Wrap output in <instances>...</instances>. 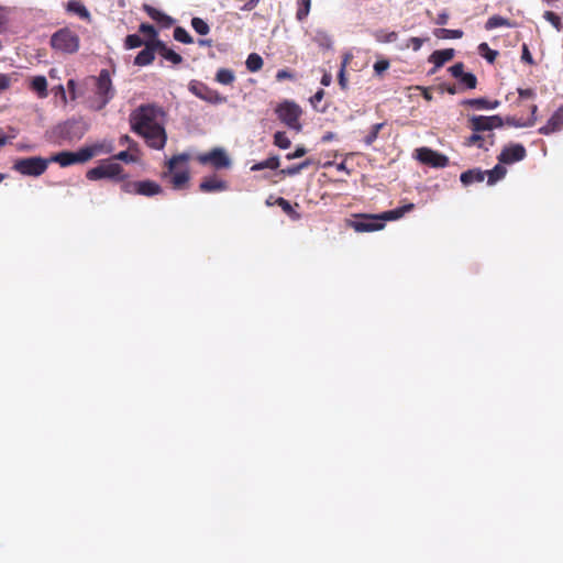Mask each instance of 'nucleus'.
<instances>
[{"label": "nucleus", "instance_id": "obj_33", "mask_svg": "<svg viewBox=\"0 0 563 563\" xmlns=\"http://www.w3.org/2000/svg\"><path fill=\"white\" fill-rule=\"evenodd\" d=\"M216 80L222 85H231L235 80V75L231 69L220 68L216 74Z\"/></svg>", "mask_w": 563, "mask_h": 563}, {"label": "nucleus", "instance_id": "obj_50", "mask_svg": "<svg viewBox=\"0 0 563 563\" xmlns=\"http://www.w3.org/2000/svg\"><path fill=\"white\" fill-rule=\"evenodd\" d=\"M389 68V62L387 59L377 60L374 64V70L377 75H380Z\"/></svg>", "mask_w": 563, "mask_h": 563}, {"label": "nucleus", "instance_id": "obj_7", "mask_svg": "<svg viewBox=\"0 0 563 563\" xmlns=\"http://www.w3.org/2000/svg\"><path fill=\"white\" fill-rule=\"evenodd\" d=\"M51 45L56 51L73 54L79 49V37L69 29H60L52 35Z\"/></svg>", "mask_w": 563, "mask_h": 563}, {"label": "nucleus", "instance_id": "obj_23", "mask_svg": "<svg viewBox=\"0 0 563 563\" xmlns=\"http://www.w3.org/2000/svg\"><path fill=\"white\" fill-rule=\"evenodd\" d=\"M415 209L413 203H406L401 207L395 208L393 210H388L379 213L382 221L385 223L386 221H394L402 218L406 213L412 211Z\"/></svg>", "mask_w": 563, "mask_h": 563}, {"label": "nucleus", "instance_id": "obj_8", "mask_svg": "<svg viewBox=\"0 0 563 563\" xmlns=\"http://www.w3.org/2000/svg\"><path fill=\"white\" fill-rule=\"evenodd\" d=\"M91 80L95 82V93L100 101L98 109H102L110 102L115 93L110 78V73L108 69H101L97 77H91Z\"/></svg>", "mask_w": 563, "mask_h": 563}, {"label": "nucleus", "instance_id": "obj_16", "mask_svg": "<svg viewBox=\"0 0 563 563\" xmlns=\"http://www.w3.org/2000/svg\"><path fill=\"white\" fill-rule=\"evenodd\" d=\"M189 90L198 98L208 101L210 103H220L224 100L218 91L209 88L207 85L200 81H191Z\"/></svg>", "mask_w": 563, "mask_h": 563}, {"label": "nucleus", "instance_id": "obj_51", "mask_svg": "<svg viewBox=\"0 0 563 563\" xmlns=\"http://www.w3.org/2000/svg\"><path fill=\"white\" fill-rule=\"evenodd\" d=\"M424 40L420 37H410L408 40L407 47H411L415 52L419 51L423 44Z\"/></svg>", "mask_w": 563, "mask_h": 563}, {"label": "nucleus", "instance_id": "obj_36", "mask_svg": "<svg viewBox=\"0 0 563 563\" xmlns=\"http://www.w3.org/2000/svg\"><path fill=\"white\" fill-rule=\"evenodd\" d=\"M245 64L250 71H258L263 67V58L258 54L252 53L247 56Z\"/></svg>", "mask_w": 563, "mask_h": 563}, {"label": "nucleus", "instance_id": "obj_15", "mask_svg": "<svg viewBox=\"0 0 563 563\" xmlns=\"http://www.w3.org/2000/svg\"><path fill=\"white\" fill-rule=\"evenodd\" d=\"M198 161L203 165L210 164L217 169L227 168L231 164L230 158L221 148H213L209 153L200 155Z\"/></svg>", "mask_w": 563, "mask_h": 563}, {"label": "nucleus", "instance_id": "obj_20", "mask_svg": "<svg viewBox=\"0 0 563 563\" xmlns=\"http://www.w3.org/2000/svg\"><path fill=\"white\" fill-rule=\"evenodd\" d=\"M481 132H474L472 135H470L464 144L466 146H474L476 145L478 148H482L484 151H488L490 146L495 143V134L490 133L487 135V137L479 134Z\"/></svg>", "mask_w": 563, "mask_h": 563}, {"label": "nucleus", "instance_id": "obj_48", "mask_svg": "<svg viewBox=\"0 0 563 563\" xmlns=\"http://www.w3.org/2000/svg\"><path fill=\"white\" fill-rule=\"evenodd\" d=\"M113 159H118V161H122L124 163H133L135 162V157L130 154L128 151H122L118 154H115L113 157Z\"/></svg>", "mask_w": 563, "mask_h": 563}, {"label": "nucleus", "instance_id": "obj_34", "mask_svg": "<svg viewBox=\"0 0 563 563\" xmlns=\"http://www.w3.org/2000/svg\"><path fill=\"white\" fill-rule=\"evenodd\" d=\"M31 88L38 93L40 97L47 95V80L44 76L34 77L31 82Z\"/></svg>", "mask_w": 563, "mask_h": 563}, {"label": "nucleus", "instance_id": "obj_32", "mask_svg": "<svg viewBox=\"0 0 563 563\" xmlns=\"http://www.w3.org/2000/svg\"><path fill=\"white\" fill-rule=\"evenodd\" d=\"M500 26H507V27H511L512 24L510 23V21L506 18H503L500 15H493L490 16L486 23H485V29L486 30H493V29H496V27H500Z\"/></svg>", "mask_w": 563, "mask_h": 563}, {"label": "nucleus", "instance_id": "obj_64", "mask_svg": "<svg viewBox=\"0 0 563 563\" xmlns=\"http://www.w3.org/2000/svg\"><path fill=\"white\" fill-rule=\"evenodd\" d=\"M256 5H257V4H255V3L253 2V0H249V1H247V2H246V3L241 8V10H242V11H251V10H253L254 8H256Z\"/></svg>", "mask_w": 563, "mask_h": 563}, {"label": "nucleus", "instance_id": "obj_39", "mask_svg": "<svg viewBox=\"0 0 563 563\" xmlns=\"http://www.w3.org/2000/svg\"><path fill=\"white\" fill-rule=\"evenodd\" d=\"M174 38L184 44H192V36L181 26H176L174 30Z\"/></svg>", "mask_w": 563, "mask_h": 563}, {"label": "nucleus", "instance_id": "obj_21", "mask_svg": "<svg viewBox=\"0 0 563 563\" xmlns=\"http://www.w3.org/2000/svg\"><path fill=\"white\" fill-rule=\"evenodd\" d=\"M202 192H218L228 189L227 181L219 179L217 176L206 177L199 185Z\"/></svg>", "mask_w": 563, "mask_h": 563}, {"label": "nucleus", "instance_id": "obj_47", "mask_svg": "<svg viewBox=\"0 0 563 563\" xmlns=\"http://www.w3.org/2000/svg\"><path fill=\"white\" fill-rule=\"evenodd\" d=\"M314 41L319 44V46L323 48H330L332 45L330 36H328L325 33H318L314 37Z\"/></svg>", "mask_w": 563, "mask_h": 563}, {"label": "nucleus", "instance_id": "obj_12", "mask_svg": "<svg viewBox=\"0 0 563 563\" xmlns=\"http://www.w3.org/2000/svg\"><path fill=\"white\" fill-rule=\"evenodd\" d=\"M416 157L419 162L431 167H445L449 164V158L429 147H420L416 151Z\"/></svg>", "mask_w": 563, "mask_h": 563}, {"label": "nucleus", "instance_id": "obj_4", "mask_svg": "<svg viewBox=\"0 0 563 563\" xmlns=\"http://www.w3.org/2000/svg\"><path fill=\"white\" fill-rule=\"evenodd\" d=\"M124 169L119 163L111 162L110 159L102 161L98 166L89 169L86 177L89 180L112 179L115 181H126L128 175L123 173Z\"/></svg>", "mask_w": 563, "mask_h": 563}, {"label": "nucleus", "instance_id": "obj_19", "mask_svg": "<svg viewBox=\"0 0 563 563\" xmlns=\"http://www.w3.org/2000/svg\"><path fill=\"white\" fill-rule=\"evenodd\" d=\"M143 11L152 19L154 20L155 22H157L162 27H170L174 23H175V20L167 15L166 13L159 11L158 9L147 4V3H144L143 4Z\"/></svg>", "mask_w": 563, "mask_h": 563}, {"label": "nucleus", "instance_id": "obj_59", "mask_svg": "<svg viewBox=\"0 0 563 563\" xmlns=\"http://www.w3.org/2000/svg\"><path fill=\"white\" fill-rule=\"evenodd\" d=\"M294 76L287 69H279L276 74V79L282 81L284 79H291Z\"/></svg>", "mask_w": 563, "mask_h": 563}, {"label": "nucleus", "instance_id": "obj_29", "mask_svg": "<svg viewBox=\"0 0 563 563\" xmlns=\"http://www.w3.org/2000/svg\"><path fill=\"white\" fill-rule=\"evenodd\" d=\"M275 203L282 208V210L291 219V220H299L300 219V213L297 212L294 207L290 205V202L283 198V197H278L275 201Z\"/></svg>", "mask_w": 563, "mask_h": 563}, {"label": "nucleus", "instance_id": "obj_53", "mask_svg": "<svg viewBox=\"0 0 563 563\" xmlns=\"http://www.w3.org/2000/svg\"><path fill=\"white\" fill-rule=\"evenodd\" d=\"M306 153H307L306 147H303V146H298V147L296 148V151H295V152H292V153H288V154L286 155V158H287L288 161H291V159H295V158L302 157Z\"/></svg>", "mask_w": 563, "mask_h": 563}, {"label": "nucleus", "instance_id": "obj_52", "mask_svg": "<svg viewBox=\"0 0 563 563\" xmlns=\"http://www.w3.org/2000/svg\"><path fill=\"white\" fill-rule=\"evenodd\" d=\"M521 59H522V62H525V63H527L529 65H533L534 64L533 57H532V55H531L527 44L522 45Z\"/></svg>", "mask_w": 563, "mask_h": 563}, {"label": "nucleus", "instance_id": "obj_5", "mask_svg": "<svg viewBox=\"0 0 563 563\" xmlns=\"http://www.w3.org/2000/svg\"><path fill=\"white\" fill-rule=\"evenodd\" d=\"M48 164V158L32 156L15 159L12 169L23 176L38 177L46 172Z\"/></svg>", "mask_w": 563, "mask_h": 563}, {"label": "nucleus", "instance_id": "obj_44", "mask_svg": "<svg viewBox=\"0 0 563 563\" xmlns=\"http://www.w3.org/2000/svg\"><path fill=\"white\" fill-rule=\"evenodd\" d=\"M460 82L463 84L467 89H475L477 86V78L472 73H465L459 78Z\"/></svg>", "mask_w": 563, "mask_h": 563}, {"label": "nucleus", "instance_id": "obj_49", "mask_svg": "<svg viewBox=\"0 0 563 563\" xmlns=\"http://www.w3.org/2000/svg\"><path fill=\"white\" fill-rule=\"evenodd\" d=\"M449 71L454 78L459 79L464 74V64L456 63L449 68Z\"/></svg>", "mask_w": 563, "mask_h": 563}, {"label": "nucleus", "instance_id": "obj_17", "mask_svg": "<svg viewBox=\"0 0 563 563\" xmlns=\"http://www.w3.org/2000/svg\"><path fill=\"white\" fill-rule=\"evenodd\" d=\"M156 40H148L144 43V48L134 58V64L137 66H146L153 63L155 58Z\"/></svg>", "mask_w": 563, "mask_h": 563}, {"label": "nucleus", "instance_id": "obj_6", "mask_svg": "<svg viewBox=\"0 0 563 563\" xmlns=\"http://www.w3.org/2000/svg\"><path fill=\"white\" fill-rule=\"evenodd\" d=\"M275 112L278 119L289 129H292L297 132L301 131V123L299 119L302 114L301 108L294 101H283L277 106Z\"/></svg>", "mask_w": 563, "mask_h": 563}, {"label": "nucleus", "instance_id": "obj_62", "mask_svg": "<svg viewBox=\"0 0 563 563\" xmlns=\"http://www.w3.org/2000/svg\"><path fill=\"white\" fill-rule=\"evenodd\" d=\"M448 20H449V14L446 12H441V13L438 14L435 23L438 25H444V24L448 23Z\"/></svg>", "mask_w": 563, "mask_h": 563}, {"label": "nucleus", "instance_id": "obj_45", "mask_svg": "<svg viewBox=\"0 0 563 563\" xmlns=\"http://www.w3.org/2000/svg\"><path fill=\"white\" fill-rule=\"evenodd\" d=\"M543 18L548 22H550L555 27L556 31L560 32L563 29V23L561 21V18L556 13H554L552 11H545L543 14Z\"/></svg>", "mask_w": 563, "mask_h": 563}, {"label": "nucleus", "instance_id": "obj_56", "mask_svg": "<svg viewBox=\"0 0 563 563\" xmlns=\"http://www.w3.org/2000/svg\"><path fill=\"white\" fill-rule=\"evenodd\" d=\"M518 95L521 99H530L536 96L534 91L530 88H527V89L519 88Z\"/></svg>", "mask_w": 563, "mask_h": 563}, {"label": "nucleus", "instance_id": "obj_26", "mask_svg": "<svg viewBox=\"0 0 563 563\" xmlns=\"http://www.w3.org/2000/svg\"><path fill=\"white\" fill-rule=\"evenodd\" d=\"M485 172L474 168L463 172L460 176V180L464 186H470L474 183H482L485 179Z\"/></svg>", "mask_w": 563, "mask_h": 563}, {"label": "nucleus", "instance_id": "obj_14", "mask_svg": "<svg viewBox=\"0 0 563 563\" xmlns=\"http://www.w3.org/2000/svg\"><path fill=\"white\" fill-rule=\"evenodd\" d=\"M527 151L522 144L512 143L505 146L498 155V161L501 164H514L525 159Z\"/></svg>", "mask_w": 563, "mask_h": 563}, {"label": "nucleus", "instance_id": "obj_31", "mask_svg": "<svg viewBox=\"0 0 563 563\" xmlns=\"http://www.w3.org/2000/svg\"><path fill=\"white\" fill-rule=\"evenodd\" d=\"M486 176H488L487 184L494 185L498 180L503 179L507 173L506 168L500 164L496 165L492 170L485 172Z\"/></svg>", "mask_w": 563, "mask_h": 563}, {"label": "nucleus", "instance_id": "obj_57", "mask_svg": "<svg viewBox=\"0 0 563 563\" xmlns=\"http://www.w3.org/2000/svg\"><path fill=\"white\" fill-rule=\"evenodd\" d=\"M280 173L284 175H288V176H295L300 173V168H299V165L297 164V165L289 166L285 169H282Z\"/></svg>", "mask_w": 563, "mask_h": 563}, {"label": "nucleus", "instance_id": "obj_24", "mask_svg": "<svg viewBox=\"0 0 563 563\" xmlns=\"http://www.w3.org/2000/svg\"><path fill=\"white\" fill-rule=\"evenodd\" d=\"M155 45L157 53L166 60L173 63L174 65L183 63V57L172 48L167 47V45L162 40H156Z\"/></svg>", "mask_w": 563, "mask_h": 563}, {"label": "nucleus", "instance_id": "obj_40", "mask_svg": "<svg viewBox=\"0 0 563 563\" xmlns=\"http://www.w3.org/2000/svg\"><path fill=\"white\" fill-rule=\"evenodd\" d=\"M310 7L311 0H300L298 2V9L296 13V18L298 21H303L308 16L310 12Z\"/></svg>", "mask_w": 563, "mask_h": 563}, {"label": "nucleus", "instance_id": "obj_9", "mask_svg": "<svg viewBox=\"0 0 563 563\" xmlns=\"http://www.w3.org/2000/svg\"><path fill=\"white\" fill-rule=\"evenodd\" d=\"M125 194L153 197L163 192V188L154 180H126L121 185Z\"/></svg>", "mask_w": 563, "mask_h": 563}, {"label": "nucleus", "instance_id": "obj_11", "mask_svg": "<svg viewBox=\"0 0 563 563\" xmlns=\"http://www.w3.org/2000/svg\"><path fill=\"white\" fill-rule=\"evenodd\" d=\"M355 220L349 222V225L356 232H374L385 228L380 214L360 213L354 214Z\"/></svg>", "mask_w": 563, "mask_h": 563}, {"label": "nucleus", "instance_id": "obj_46", "mask_svg": "<svg viewBox=\"0 0 563 563\" xmlns=\"http://www.w3.org/2000/svg\"><path fill=\"white\" fill-rule=\"evenodd\" d=\"M139 31L142 34L147 35L150 37V40H158L157 38L158 33H157L156 29L148 23H142L139 26Z\"/></svg>", "mask_w": 563, "mask_h": 563}, {"label": "nucleus", "instance_id": "obj_3", "mask_svg": "<svg viewBox=\"0 0 563 563\" xmlns=\"http://www.w3.org/2000/svg\"><path fill=\"white\" fill-rule=\"evenodd\" d=\"M189 155L186 153L174 155L172 158H169L166 163L167 170L163 173V177L167 178L169 177V181L172 184L173 189L175 190H181L186 188L190 175L188 168H185L183 170L177 172V166L179 164H187L189 161Z\"/></svg>", "mask_w": 563, "mask_h": 563}, {"label": "nucleus", "instance_id": "obj_43", "mask_svg": "<svg viewBox=\"0 0 563 563\" xmlns=\"http://www.w3.org/2000/svg\"><path fill=\"white\" fill-rule=\"evenodd\" d=\"M145 42L137 34H130L124 40V46L126 49H133L141 47Z\"/></svg>", "mask_w": 563, "mask_h": 563}, {"label": "nucleus", "instance_id": "obj_18", "mask_svg": "<svg viewBox=\"0 0 563 563\" xmlns=\"http://www.w3.org/2000/svg\"><path fill=\"white\" fill-rule=\"evenodd\" d=\"M563 129V104L551 115L547 124L541 126L538 132L542 135H549Z\"/></svg>", "mask_w": 563, "mask_h": 563}, {"label": "nucleus", "instance_id": "obj_42", "mask_svg": "<svg viewBox=\"0 0 563 563\" xmlns=\"http://www.w3.org/2000/svg\"><path fill=\"white\" fill-rule=\"evenodd\" d=\"M274 144L279 148L286 150L291 145V142L285 132L277 131L274 134Z\"/></svg>", "mask_w": 563, "mask_h": 563}, {"label": "nucleus", "instance_id": "obj_27", "mask_svg": "<svg viewBox=\"0 0 563 563\" xmlns=\"http://www.w3.org/2000/svg\"><path fill=\"white\" fill-rule=\"evenodd\" d=\"M66 10L77 14L82 20L90 21L91 19L90 12L79 0L69 1L66 5Z\"/></svg>", "mask_w": 563, "mask_h": 563}, {"label": "nucleus", "instance_id": "obj_30", "mask_svg": "<svg viewBox=\"0 0 563 563\" xmlns=\"http://www.w3.org/2000/svg\"><path fill=\"white\" fill-rule=\"evenodd\" d=\"M279 167L278 156H271L267 159L256 163L251 167L252 172H258L265 168L277 169Z\"/></svg>", "mask_w": 563, "mask_h": 563}, {"label": "nucleus", "instance_id": "obj_37", "mask_svg": "<svg viewBox=\"0 0 563 563\" xmlns=\"http://www.w3.org/2000/svg\"><path fill=\"white\" fill-rule=\"evenodd\" d=\"M462 30L438 29L434 35L439 38H461L463 36Z\"/></svg>", "mask_w": 563, "mask_h": 563}, {"label": "nucleus", "instance_id": "obj_61", "mask_svg": "<svg viewBox=\"0 0 563 563\" xmlns=\"http://www.w3.org/2000/svg\"><path fill=\"white\" fill-rule=\"evenodd\" d=\"M506 123L508 125H512V126H517V128H521V126H528L527 123H523V122H519L516 118L514 117H508L506 118Z\"/></svg>", "mask_w": 563, "mask_h": 563}, {"label": "nucleus", "instance_id": "obj_38", "mask_svg": "<svg viewBox=\"0 0 563 563\" xmlns=\"http://www.w3.org/2000/svg\"><path fill=\"white\" fill-rule=\"evenodd\" d=\"M191 26L199 35H207L210 32L208 23L198 16L191 19Z\"/></svg>", "mask_w": 563, "mask_h": 563}, {"label": "nucleus", "instance_id": "obj_58", "mask_svg": "<svg viewBox=\"0 0 563 563\" xmlns=\"http://www.w3.org/2000/svg\"><path fill=\"white\" fill-rule=\"evenodd\" d=\"M8 23V16L4 8L0 7V33H2L5 29V25Z\"/></svg>", "mask_w": 563, "mask_h": 563}, {"label": "nucleus", "instance_id": "obj_63", "mask_svg": "<svg viewBox=\"0 0 563 563\" xmlns=\"http://www.w3.org/2000/svg\"><path fill=\"white\" fill-rule=\"evenodd\" d=\"M67 88L71 95V99H75V88H76V81L74 79H70L67 81Z\"/></svg>", "mask_w": 563, "mask_h": 563}, {"label": "nucleus", "instance_id": "obj_2", "mask_svg": "<svg viewBox=\"0 0 563 563\" xmlns=\"http://www.w3.org/2000/svg\"><path fill=\"white\" fill-rule=\"evenodd\" d=\"M113 146L111 144H95L80 148L78 152L63 151L52 155L49 163H57L62 167H67L74 164H82L91 159L98 153H111Z\"/></svg>", "mask_w": 563, "mask_h": 563}, {"label": "nucleus", "instance_id": "obj_22", "mask_svg": "<svg viewBox=\"0 0 563 563\" xmlns=\"http://www.w3.org/2000/svg\"><path fill=\"white\" fill-rule=\"evenodd\" d=\"M455 51L453 48L438 49L429 56V62L434 64L432 73L442 67L446 62L453 59Z\"/></svg>", "mask_w": 563, "mask_h": 563}, {"label": "nucleus", "instance_id": "obj_1", "mask_svg": "<svg viewBox=\"0 0 563 563\" xmlns=\"http://www.w3.org/2000/svg\"><path fill=\"white\" fill-rule=\"evenodd\" d=\"M162 113L158 107L145 104L140 106L130 115L132 131L142 136L147 146L155 150L164 148L167 141L165 129L158 123Z\"/></svg>", "mask_w": 563, "mask_h": 563}, {"label": "nucleus", "instance_id": "obj_35", "mask_svg": "<svg viewBox=\"0 0 563 563\" xmlns=\"http://www.w3.org/2000/svg\"><path fill=\"white\" fill-rule=\"evenodd\" d=\"M478 52L479 54L489 63V64H493L495 63L497 56H498V52L495 51V49H492L487 43H481L478 45Z\"/></svg>", "mask_w": 563, "mask_h": 563}, {"label": "nucleus", "instance_id": "obj_60", "mask_svg": "<svg viewBox=\"0 0 563 563\" xmlns=\"http://www.w3.org/2000/svg\"><path fill=\"white\" fill-rule=\"evenodd\" d=\"M339 84L345 89L346 88V78H345V63H343L340 71H339Z\"/></svg>", "mask_w": 563, "mask_h": 563}, {"label": "nucleus", "instance_id": "obj_41", "mask_svg": "<svg viewBox=\"0 0 563 563\" xmlns=\"http://www.w3.org/2000/svg\"><path fill=\"white\" fill-rule=\"evenodd\" d=\"M384 125L385 123H376L372 125L368 134L364 137V142L367 146H371L377 140L379 131Z\"/></svg>", "mask_w": 563, "mask_h": 563}, {"label": "nucleus", "instance_id": "obj_13", "mask_svg": "<svg viewBox=\"0 0 563 563\" xmlns=\"http://www.w3.org/2000/svg\"><path fill=\"white\" fill-rule=\"evenodd\" d=\"M504 120L499 115H473L470 118V128L474 132L492 131L501 128Z\"/></svg>", "mask_w": 563, "mask_h": 563}, {"label": "nucleus", "instance_id": "obj_54", "mask_svg": "<svg viewBox=\"0 0 563 563\" xmlns=\"http://www.w3.org/2000/svg\"><path fill=\"white\" fill-rule=\"evenodd\" d=\"M11 78L7 74H0V90H5L10 87Z\"/></svg>", "mask_w": 563, "mask_h": 563}, {"label": "nucleus", "instance_id": "obj_25", "mask_svg": "<svg viewBox=\"0 0 563 563\" xmlns=\"http://www.w3.org/2000/svg\"><path fill=\"white\" fill-rule=\"evenodd\" d=\"M462 106L472 107L477 110L484 109H496L499 107L500 102L498 100L490 101L486 98H474V99H465L461 102Z\"/></svg>", "mask_w": 563, "mask_h": 563}, {"label": "nucleus", "instance_id": "obj_28", "mask_svg": "<svg viewBox=\"0 0 563 563\" xmlns=\"http://www.w3.org/2000/svg\"><path fill=\"white\" fill-rule=\"evenodd\" d=\"M373 37L378 42V43H391V42H395L397 38H398V34L397 32L395 31H388V30H384V29H379V30H375L373 33H372Z\"/></svg>", "mask_w": 563, "mask_h": 563}, {"label": "nucleus", "instance_id": "obj_55", "mask_svg": "<svg viewBox=\"0 0 563 563\" xmlns=\"http://www.w3.org/2000/svg\"><path fill=\"white\" fill-rule=\"evenodd\" d=\"M324 90L323 89H319L311 98H310V102L311 104L316 108L317 107V103L320 102L323 97H324Z\"/></svg>", "mask_w": 563, "mask_h": 563}, {"label": "nucleus", "instance_id": "obj_10", "mask_svg": "<svg viewBox=\"0 0 563 563\" xmlns=\"http://www.w3.org/2000/svg\"><path fill=\"white\" fill-rule=\"evenodd\" d=\"M86 132L85 124L78 120H67L54 129V134L62 141L80 140Z\"/></svg>", "mask_w": 563, "mask_h": 563}]
</instances>
